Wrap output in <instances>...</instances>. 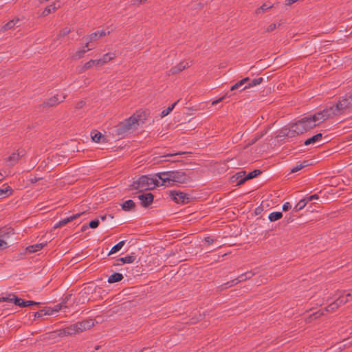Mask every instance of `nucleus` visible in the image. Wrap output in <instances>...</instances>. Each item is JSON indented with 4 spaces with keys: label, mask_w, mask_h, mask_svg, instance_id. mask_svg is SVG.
<instances>
[{
    "label": "nucleus",
    "mask_w": 352,
    "mask_h": 352,
    "mask_svg": "<svg viewBox=\"0 0 352 352\" xmlns=\"http://www.w3.org/2000/svg\"><path fill=\"white\" fill-rule=\"evenodd\" d=\"M345 294H346V296H348V297H349V298H352V290H351V292H348V293H346V292H345Z\"/></svg>",
    "instance_id": "obj_61"
},
{
    "label": "nucleus",
    "mask_w": 352,
    "mask_h": 352,
    "mask_svg": "<svg viewBox=\"0 0 352 352\" xmlns=\"http://www.w3.org/2000/svg\"><path fill=\"white\" fill-rule=\"evenodd\" d=\"M23 151H19L18 153H14L10 156L8 157L7 160V164L8 166L14 165L16 162L19 160L21 156H23Z\"/></svg>",
    "instance_id": "obj_13"
},
{
    "label": "nucleus",
    "mask_w": 352,
    "mask_h": 352,
    "mask_svg": "<svg viewBox=\"0 0 352 352\" xmlns=\"http://www.w3.org/2000/svg\"><path fill=\"white\" fill-rule=\"evenodd\" d=\"M94 65H98V64H97V60H91L89 61H88L87 63H86L84 66H83V69H89L91 68V67H93Z\"/></svg>",
    "instance_id": "obj_36"
},
{
    "label": "nucleus",
    "mask_w": 352,
    "mask_h": 352,
    "mask_svg": "<svg viewBox=\"0 0 352 352\" xmlns=\"http://www.w3.org/2000/svg\"><path fill=\"white\" fill-rule=\"evenodd\" d=\"M15 300L14 305H18L21 307H28V300H24L21 298H14Z\"/></svg>",
    "instance_id": "obj_33"
},
{
    "label": "nucleus",
    "mask_w": 352,
    "mask_h": 352,
    "mask_svg": "<svg viewBox=\"0 0 352 352\" xmlns=\"http://www.w3.org/2000/svg\"><path fill=\"white\" fill-rule=\"evenodd\" d=\"M227 96V94H226L224 96H223L222 98H219L218 100H214L212 102V105H215L217 104V103L220 102L221 101H222Z\"/></svg>",
    "instance_id": "obj_50"
},
{
    "label": "nucleus",
    "mask_w": 352,
    "mask_h": 352,
    "mask_svg": "<svg viewBox=\"0 0 352 352\" xmlns=\"http://www.w3.org/2000/svg\"><path fill=\"white\" fill-rule=\"evenodd\" d=\"M338 348H339V349H342L344 348V347H343V344H342V345H341V344H340V346H339V347H338Z\"/></svg>",
    "instance_id": "obj_63"
},
{
    "label": "nucleus",
    "mask_w": 352,
    "mask_h": 352,
    "mask_svg": "<svg viewBox=\"0 0 352 352\" xmlns=\"http://www.w3.org/2000/svg\"><path fill=\"white\" fill-rule=\"evenodd\" d=\"M45 310L43 309L41 310H39L38 311H36L35 314H34V318H41L43 316H45L46 314H44V311Z\"/></svg>",
    "instance_id": "obj_45"
},
{
    "label": "nucleus",
    "mask_w": 352,
    "mask_h": 352,
    "mask_svg": "<svg viewBox=\"0 0 352 352\" xmlns=\"http://www.w3.org/2000/svg\"><path fill=\"white\" fill-rule=\"evenodd\" d=\"M95 324L93 319H87L81 322L74 323L77 333L89 329Z\"/></svg>",
    "instance_id": "obj_7"
},
{
    "label": "nucleus",
    "mask_w": 352,
    "mask_h": 352,
    "mask_svg": "<svg viewBox=\"0 0 352 352\" xmlns=\"http://www.w3.org/2000/svg\"><path fill=\"white\" fill-rule=\"evenodd\" d=\"M72 295V294H67L65 297L63 298V302L61 303L55 305V307H53L54 312H58L62 309V307H64L63 305L70 300ZM65 307H66V306H65Z\"/></svg>",
    "instance_id": "obj_18"
},
{
    "label": "nucleus",
    "mask_w": 352,
    "mask_h": 352,
    "mask_svg": "<svg viewBox=\"0 0 352 352\" xmlns=\"http://www.w3.org/2000/svg\"><path fill=\"white\" fill-rule=\"evenodd\" d=\"M275 28H276V24H271L267 27V31L271 32V31H273Z\"/></svg>",
    "instance_id": "obj_52"
},
{
    "label": "nucleus",
    "mask_w": 352,
    "mask_h": 352,
    "mask_svg": "<svg viewBox=\"0 0 352 352\" xmlns=\"http://www.w3.org/2000/svg\"><path fill=\"white\" fill-rule=\"evenodd\" d=\"M170 196L177 204H184L188 202L189 200V195L181 191H170Z\"/></svg>",
    "instance_id": "obj_6"
},
{
    "label": "nucleus",
    "mask_w": 352,
    "mask_h": 352,
    "mask_svg": "<svg viewBox=\"0 0 352 352\" xmlns=\"http://www.w3.org/2000/svg\"><path fill=\"white\" fill-rule=\"evenodd\" d=\"M184 153H168V154H166L164 155V156H176V155H182Z\"/></svg>",
    "instance_id": "obj_54"
},
{
    "label": "nucleus",
    "mask_w": 352,
    "mask_h": 352,
    "mask_svg": "<svg viewBox=\"0 0 352 352\" xmlns=\"http://www.w3.org/2000/svg\"><path fill=\"white\" fill-rule=\"evenodd\" d=\"M340 298H342V300L343 301V303L345 304L346 302H347L348 301L350 300V299L349 298L348 296H346V294H345V292H344L343 294H342L341 296H340Z\"/></svg>",
    "instance_id": "obj_46"
},
{
    "label": "nucleus",
    "mask_w": 352,
    "mask_h": 352,
    "mask_svg": "<svg viewBox=\"0 0 352 352\" xmlns=\"http://www.w3.org/2000/svg\"><path fill=\"white\" fill-rule=\"evenodd\" d=\"M333 302L336 304V305H338V307H339L342 305H344L343 301L342 300V298H340V296H339Z\"/></svg>",
    "instance_id": "obj_48"
},
{
    "label": "nucleus",
    "mask_w": 352,
    "mask_h": 352,
    "mask_svg": "<svg viewBox=\"0 0 352 352\" xmlns=\"http://www.w3.org/2000/svg\"><path fill=\"white\" fill-rule=\"evenodd\" d=\"M80 216V213H77V214H76L74 215H72V216H71L69 217L72 218V220H74V219H76V218H78Z\"/></svg>",
    "instance_id": "obj_57"
},
{
    "label": "nucleus",
    "mask_w": 352,
    "mask_h": 352,
    "mask_svg": "<svg viewBox=\"0 0 352 352\" xmlns=\"http://www.w3.org/2000/svg\"><path fill=\"white\" fill-rule=\"evenodd\" d=\"M283 214L280 212H273L269 214V219L270 221H275L280 219Z\"/></svg>",
    "instance_id": "obj_32"
},
{
    "label": "nucleus",
    "mask_w": 352,
    "mask_h": 352,
    "mask_svg": "<svg viewBox=\"0 0 352 352\" xmlns=\"http://www.w3.org/2000/svg\"><path fill=\"white\" fill-rule=\"evenodd\" d=\"M123 278L122 274L120 273H114L109 276L108 278V283L111 284L113 283L118 282L121 280Z\"/></svg>",
    "instance_id": "obj_19"
},
{
    "label": "nucleus",
    "mask_w": 352,
    "mask_h": 352,
    "mask_svg": "<svg viewBox=\"0 0 352 352\" xmlns=\"http://www.w3.org/2000/svg\"><path fill=\"white\" fill-rule=\"evenodd\" d=\"M318 199V196L317 195H311V196L309 197H308L307 199H307V200L308 201V202H309V201H312V200Z\"/></svg>",
    "instance_id": "obj_51"
},
{
    "label": "nucleus",
    "mask_w": 352,
    "mask_h": 352,
    "mask_svg": "<svg viewBox=\"0 0 352 352\" xmlns=\"http://www.w3.org/2000/svg\"><path fill=\"white\" fill-rule=\"evenodd\" d=\"M86 228H87V226H83L82 228V230H85Z\"/></svg>",
    "instance_id": "obj_64"
},
{
    "label": "nucleus",
    "mask_w": 352,
    "mask_h": 352,
    "mask_svg": "<svg viewBox=\"0 0 352 352\" xmlns=\"http://www.w3.org/2000/svg\"><path fill=\"white\" fill-rule=\"evenodd\" d=\"M0 251L8 248L7 240L9 238L8 232L0 230Z\"/></svg>",
    "instance_id": "obj_10"
},
{
    "label": "nucleus",
    "mask_w": 352,
    "mask_h": 352,
    "mask_svg": "<svg viewBox=\"0 0 352 352\" xmlns=\"http://www.w3.org/2000/svg\"><path fill=\"white\" fill-rule=\"evenodd\" d=\"M241 80L243 82V84H245V83H247L248 82L250 81V78L246 77V78H243Z\"/></svg>",
    "instance_id": "obj_58"
},
{
    "label": "nucleus",
    "mask_w": 352,
    "mask_h": 352,
    "mask_svg": "<svg viewBox=\"0 0 352 352\" xmlns=\"http://www.w3.org/2000/svg\"><path fill=\"white\" fill-rule=\"evenodd\" d=\"M72 221V218H70V217L65 218V219L60 221L57 224H56L54 226V228H57L63 226Z\"/></svg>",
    "instance_id": "obj_35"
},
{
    "label": "nucleus",
    "mask_w": 352,
    "mask_h": 352,
    "mask_svg": "<svg viewBox=\"0 0 352 352\" xmlns=\"http://www.w3.org/2000/svg\"><path fill=\"white\" fill-rule=\"evenodd\" d=\"M138 198L143 206H147L152 203L153 195L151 192L143 193L138 195Z\"/></svg>",
    "instance_id": "obj_9"
},
{
    "label": "nucleus",
    "mask_w": 352,
    "mask_h": 352,
    "mask_svg": "<svg viewBox=\"0 0 352 352\" xmlns=\"http://www.w3.org/2000/svg\"><path fill=\"white\" fill-rule=\"evenodd\" d=\"M159 177L162 181V186L165 187L186 184L192 180L190 175L182 170L159 173Z\"/></svg>",
    "instance_id": "obj_2"
},
{
    "label": "nucleus",
    "mask_w": 352,
    "mask_h": 352,
    "mask_svg": "<svg viewBox=\"0 0 352 352\" xmlns=\"http://www.w3.org/2000/svg\"><path fill=\"white\" fill-rule=\"evenodd\" d=\"M244 84L243 83V82L241 80H240L238 82H236V84H234L233 86H232L230 88V90L234 91L235 89H237L238 88L241 87Z\"/></svg>",
    "instance_id": "obj_43"
},
{
    "label": "nucleus",
    "mask_w": 352,
    "mask_h": 352,
    "mask_svg": "<svg viewBox=\"0 0 352 352\" xmlns=\"http://www.w3.org/2000/svg\"><path fill=\"white\" fill-rule=\"evenodd\" d=\"M43 309L45 310L44 314L53 315L55 314L53 307H46Z\"/></svg>",
    "instance_id": "obj_41"
},
{
    "label": "nucleus",
    "mask_w": 352,
    "mask_h": 352,
    "mask_svg": "<svg viewBox=\"0 0 352 352\" xmlns=\"http://www.w3.org/2000/svg\"><path fill=\"white\" fill-rule=\"evenodd\" d=\"M44 245H45L44 243H38V244L30 245L26 248V250L30 253H34V252H38V250H41Z\"/></svg>",
    "instance_id": "obj_22"
},
{
    "label": "nucleus",
    "mask_w": 352,
    "mask_h": 352,
    "mask_svg": "<svg viewBox=\"0 0 352 352\" xmlns=\"http://www.w3.org/2000/svg\"><path fill=\"white\" fill-rule=\"evenodd\" d=\"M12 194V189L11 187L6 186L0 188V199H5L11 196Z\"/></svg>",
    "instance_id": "obj_14"
},
{
    "label": "nucleus",
    "mask_w": 352,
    "mask_h": 352,
    "mask_svg": "<svg viewBox=\"0 0 352 352\" xmlns=\"http://www.w3.org/2000/svg\"><path fill=\"white\" fill-rule=\"evenodd\" d=\"M70 29L69 28H64L61 32H60V36H65L67 35V34H69L70 32Z\"/></svg>",
    "instance_id": "obj_47"
},
{
    "label": "nucleus",
    "mask_w": 352,
    "mask_h": 352,
    "mask_svg": "<svg viewBox=\"0 0 352 352\" xmlns=\"http://www.w3.org/2000/svg\"><path fill=\"white\" fill-rule=\"evenodd\" d=\"M291 208V205L289 202H285L283 205V211H287L288 210H289Z\"/></svg>",
    "instance_id": "obj_49"
},
{
    "label": "nucleus",
    "mask_w": 352,
    "mask_h": 352,
    "mask_svg": "<svg viewBox=\"0 0 352 352\" xmlns=\"http://www.w3.org/2000/svg\"><path fill=\"white\" fill-rule=\"evenodd\" d=\"M298 1V0H287L286 4L290 6L292 3L297 2Z\"/></svg>",
    "instance_id": "obj_56"
},
{
    "label": "nucleus",
    "mask_w": 352,
    "mask_h": 352,
    "mask_svg": "<svg viewBox=\"0 0 352 352\" xmlns=\"http://www.w3.org/2000/svg\"><path fill=\"white\" fill-rule=\"evenodd\" d=\"M308 203V201L306 199H301L298 201V203L296 205V206L294 208V210L295 212H298L299 210L303 209L307 204Z\"/></svg>",
    "instance_id": "obj_30"
},
{
    "label": "nucleus",
    "mask_w": 352,
    "mask_h": 352,
    "mask_svg": "<svg viewBox=\"0 0 352 352\" xmlns=\"http://www.w3.org/2000/svg\"><path fill=\"white\" fill-rule=\"evenodd\" d=\"M66 95L63 93L58 94L49 99V100L47 102V105L48 106H54L57 104L58 103L63 101V100L65 98Z\"/></svg>",
    "instance_id": "obj_11"
},
{
    "label": "nucleus",
    "mask_w": 352,
    "mask_h": 352,
    "mask_svg": "<svg viewBox=\"0 0 352 352\" xmlns=\"http://www.w3.org/2000/svg\"><path fill=\"white\" fill-rule=\"evenodd\" d=\"M135 256L134 255H129L125 257L120 258L118 261H120L122 263H132L135 261Z\"/></svg>",
    "instance_id": "obj_31"
},
{
    "label": "nucleus",
    "mask_w": 352,
    "mask_h": 352,
    "mask_svg": "<svg viewBox=\"0 0 352 352\" xmlns=\"http://www.w3.org/2000/svg\"><path fill=\"white\" fill-rule=\"evenodd\" d=\"M91 139L94 142L100 143L104 141L105 138L100 132L91 133Z\"/></svg>",
    "instance_id": "obj_21"
},
{
    "label": "nucleus",
    "mask_w": 352,
    "mask_h": 352,
    "mask_svg": "<svg viewBox=\"0 0 352 352\" xmlns=\"http://www.w3.org/2000/svg\"><path fill=\"white\" fill-rule=\"evenodd\" d=\"M125 242L124 241H121L116 245H115L110 250L109 255L116 254L117 252L120 250L124 246Z\"/></svg>",
    "instance_id": "obj_27"
},
{
    "label": "nucleus",
    "mask_w": 352,
    "mask_h": 352,
    "mask_svg": "<svg viewBox=\"0 0 352 352\" xmlns=\"http://www.w3.org/2000/svg\"><path fill=\"white\" fill-rule=\"evenodd\" d=\"M177 103V102H175V103L171 104L170 107H168L167 109L163 110L161 113V116L163 118V117L168 116L173 110V109L175 108Z\"/></svg>",
    "instance_id": "obj_34"
},
{
    "label": "nucleus",
    "mask_w": 352,
    "mask_h": 352,
    "mask_svg": "<svg viewBox=\"0 0 352 352\" xmlns=\"http://www.w3.org/2000/svg\"><path fill=\"white\" fill-rule=\"evenodd\" d=\"M77 333L74 324H72L63 329L60 330L59 335H63L65 336H72Z\"/></svg>",
    "instance_id": "obj_12"
},
{
    "label": "nucleus",
    "mask_w": 352,
    "mask_h": 352,
    "mask_svg": "<svg viewBox=\"0 0 352 352\" xmlns=\"http://www.w3.org/2000/svg\"><path fill=\"white\" fill-rule=\"evenodd\" d=\"M159 177V173H157L154 175H142L135 178L131 186V189L142 191L162 186V181Z\"/></svg>",
    "instance_id": "obj_3"
},
{
    "label": "nucleus",
    "mask_w": 352,
    "mask_h": 352,
    "mask_svg": "<svg viewBox=\"0 0 352 352\" xmlns=\"http://www.w3.org/2000/svg\"><path fill=\"white\" fill-rule=\"evenodd\" d=\"M245 172L241 171V172H239L236 174H235L233 176V178H235L236 180H237V183H238L241 179H243L245 177Z\"/></svg>",
    "instance_id": "obj_37"
},
{
    "label": "nucleus",
    "mask_w": 352,
    "mask_h": 352,
    "mask_svg": "<svg viewBox=\"0 0 352 352\" xmlns=\"http://www.w3.org/2000/svg\"><path fill=\"white\" fill-rule=\"evenodd\" d=\"M18 296H16L14 294H9L6 296H2L0 297V302H13L14 304L15 300L14 298H17Z\"/></svg>",
    "instance_id": "obj_24"
},
{
    "label": "nucleus",
    "mask_w": 352,
    "mask_h": 352,
    "mask_svg": "<svg viewBox=\"0 0 352 352\" xmlns=\"http://www.w3.org/2000/svg\"><path fill=\"white\" fill-rule=\"evenodd\" d=\"M60 6H56V3H53L50 5V6L47 7L43 12H42V16H45L48 15L50 13H51L52 11H54L56 10Z\"/></svg>",
    "instance_id": "obj_29"
},
{
    "label": "nucleus",
    "mask_w": 352,
    "mask_h": 352,
    "mask_svg": "<svg viewBox=\"0 0 352 352\" xmlns=\"http://www.w3.org/2000/svg\"><path fill=\"white\" fill-rule=\"evenodd\" d=\"M251 87H253V86L251 85V82H250L247 85H245L243 89H249Z\"/></svg>",
    "instance_id": "obj_60"
},
{
    "label": "nucleus",
    "mask_w": 352,
    "mask_h": 352,
    "mask_svg": "<svg viewBox=\"0 0 352 352\" xmlns=\"http://www.w3.org/2000/svg\"><path fill=\"white\" fill-rule=\"evenodd\" d=\"M338 305L333 302L323 309H320L318 311L310 315L307 319L308 322H311L312 319L319 318L321 316L324 314V312H333L338 309Z\"/></svg>",
    "instance_id": "obj_5"
},
{
    "label": "nucleus",
    "mask_w": 352,
    "mask_h": 352,
    "mask_svg": "<svg viewBox=\"0 0 352 352\" xmlns=\"http://www.w3.org/2000/svg\"><path fill=\"white\" fill-rule=\"evenodd\" d=\"M20 22H21V21L19 20V19H13V20L9 21L8 23H7L3 26V29L4 30H9V29L14 28L15 26L18 27V26H19L21 25Z\"/></svg>",
    "instance_id": "obj_20"
},
{
    "label": "nucleus",
    "mask_w": 352,
    "mask_h": 352,
    "mask_svg": "<svg viewBox=\"0 0 352 352\" xmlns=\"http://www.w3.org/2000/svg\"><path fill=\"white\" fill-rule=\"evenodd\" d=\"M272 7V5H267V4H263L261 7H260L258 10H257V12L258 13H260L261 12H265L266 10H267L268 9L271 8Z\"/></svg>",
    "instance_id": "obj_39"
},
{
    "label": "nucleus",
    "mask_w": 352,
    "mask_h": 352,
    "mask_svg": "<svg viewBox=\"0 0 352 352\" xmlns=\"http://www.w3.org/2000/svg\"><path fill=\"white\" fill-rule=\"evenodd\" d=\"M188 66H189L188 63L182 62V63H180L175 67L171 69V72H172V73L175 74V73L182 72V70H184L185 68L188 67Z\"/></svg>",
    "instance_id": "obj_25"
},
{
    "label": "nucleus",
    "mask_w": 352,
    "mask_h": 352,
    "mask_svg": "<svg viewBox=\"0 0 352 352\" xmlns=\"http://www.w3.org/2000/svg\"><path fill=\"white\" fill-rule=\"evenodd\" d=\"M342 343H343V347H348L351 345L352 340H351V338H347L344 340Z\"/></svg>",
    "instance_id": "obj_44"
},
{
    "label": "nucleus",
    "mask_w": 352,
    "mask_h": 352,
    "mask_svg": "<svg viewBox=\"0 0 352 352\" xmlns=\"http://www.w3.org/2000/svg\"><path fill=\"white\" fill-rule=\"evenodd\" d=\"M352 104V98H344L340 100L336 104L326 107L322 111L316 112L313 115L305 116L289 129H283L278 137L293 138L301 135L307 131L318 126L325 120L341 114L344 110Z\"/></svg>",
    "instance_id": "obj_1"
},
{
    "label": "nucleus",
    "mask_w": 352,
    "mask_h": 352,
    "mask_svg": "<svg viewBox=\"0 0 352 352\" xmlns=\"http://www.w3.org/2000/svg\"><path fill=\"white\" fill-rule=\"evenodd\" d=\"M39 304H40L39 302H35L33 300H28V307L31 306V305H37Z\"/></svg>",
    "instance_id": "obj_53"
},
{
    "label": "nucleus",
    "mask_w": 352,
    "mask_h": 352,
    "mask_svg": "<svg viewBox=\"0 0 352 352\" xmlns=\"http://www.w3.org/2000/svg\"><path fill=\"white\" fill-rule=\"evenodd\" d=\"M115 56L116 55L114 54H106L102 58L97 60V64H98V65H102L113 59Z\"/></svg>",
    "instance_id": "obj_17"
},
{
    "label": "nucleus",
    "mask_w": 352,
    "mask_h": 352,
    "mask_svg": "<svg viewBox=\"0 0 352 352\" xmlns=\"http://www.w3.org/2000/svg\"><path fill=\"white\" fill-rule=\"evenodd\" d=\"M261 173V171L259 170H254L250 173H248L244 178L241 179L239 182L238 185H241L243 184L245 181L253 179L256 177L257 175H258Z\"/></svg>",
    "instance_id": "obj_15"
},
{
    "label": "nucleus",
    "mask_w": 352,
    "mask_h": 352,
    "mask_svg": "<svg viewBox=\"0 0 352 352\" xmlns=\"http://www.w3.org/2000/svg\"><path fill=\"white\" fill-rule=\"evenodd\" d=\"M322 137V133H318V134L314 135L313 137L308 138L305 142V145L308 146L310 144H314L317 142H319L321 141Z\"/></svg>",
    "instance_id": "obj_16"
},
{
    "label": "nucleus",
    "mask_w": 352,
    "mask_h": 352,
    "mask_svg": "<svg viewBox=\"0 0 352 352\" xmlns=\"http://www.w3.org/2000/svg\"><path fill=\"white\" fill-rule=\"evenodd\" d=\"M247 278V275H241L238 278L232 280V285H237Z\"/></svg>",
    "instance_id": "obj_40"
},
{
    "label": "nucleus",
    "mask_w": 352,
    "mask_h": 352,
    "mask_svg": "<svg viewBox=\"0 0 352 352\" xmlns=\"http://www.w3.org/2000/svg\"><path fill=\"white\" fill-rule=\"evenodd\" d=\"M309 165V161H304L302 162H298L295 166H294L291 169V173H296Z\"/></svg>",
    "instance_id": "obj_23"
},
{
    "label": "nucleus",
    "mask_w": 352,
    "mask_h": 352,
    "mask_svg": "<svg viewBox=\"0 0 352 352\" xmlns=\"http://www.w3.org/2000/svg\"><path fill=\"white\" fill-rule=\"evenodd\" d=\"M142 122L141 115H133L116 126V132L118 135H124L131 130L135 129Z\"/></svg>",
    "instance_id": "obj_4"
},
{
    "label": "nucleus",
    "mask_w": 352,
    "mask_h": 352,
    "mask_svg": "<svg viewBox=\"0 0 352 352\" xmlns=\"http://www.w3.org/2000/svg\"><path fill=\"white\" fill-rule=\"evenodd\" d=\"M100 348V346L99 345H97L96 347H95V350H99V349Z\"/></svg>",
    "instance_id": "obj_62"
},
{
    "label": "nucleus",
    "mask_w": 352,
    "mask_h": 352,
    "mask_svg": "<svg viewBox=\"0 0 352 352\" xmlns=\"http://www.w3.org/2000/svg\"><path fill=\"white\" fill-rule=\"evenodd\" d=\"M263 81V78H262V77L253 79L251 81V85H252L253 87H255V86L258 85L259 84H261Z\"/></svg>",
    "instance_id": "obj_38"
},
{
    "label": "nucleus",
    "mask_w": 352,
    "mask_h": 352,
    "mask_svg": "<svg viewBox=\"0 0 352 352\" xmlns=\"http://www.w3.org/2000/svg\"><path fill=\"white\" fill-rule=\"evenodd\" d=\"M91 47L90 48H87V50L85 49L87 47L86 45L81 50H78L74 54V58H76V59H78V58H80L82 56V55L87 52V51H89V50H91V49L94 48V47L91 45H90Z\"/></svg>",
    "instance_id": "obj_28"
},
{
    "label": "nucleus",
    "mask_w": 352,
    "mask_h": 352,
    "mask_svg": "<svg viewBox=\"0 0 352 352\" xmlns=\"http://www.w3.org/2000/svg\"><path fill=\"white\" fill-rule=\"evenodd\" d=\"M204 240H205L206 243H208V244H210L213 241V240L210 237H206Z\"/></svg>",
    "instance_id": "obj_55"
},
{
    "label": "nucleus",
    "mask_w": 352,
    "mask_h": 352,
    "mask_svg": "<svg viewBox=\"0 0 352 352\" xmlns=\"http://www.w3.org/2000/svg\"><path fill=\"white\" fill-rule=\"evenodd\" d=\"M84 104H85L84 102L81 101V102L78 103L77 107L78 108H82L84 106Z\"/></svg>",
    "instance_id": "obj_59"
},
{
    "label": "nucleus",
    "mask_w": 352,
    "mask_h": 352,
    "mask_svg": "<svg viewBox=\"0 0 352 352\" xmlns=\"http://www.w3.org/2000/svg\"><path fill=\"white\" fill-rule=\"evenodd\" d=\"M99 220L98 219H95V220H93L91 221L89 224V226L91 228H96L98 225H99Z\"/></svg>",
    "instance_id": "obj_42"
},
{
    "label": "nucleus",
    "mask_w": 352,
    "mask_h": 352,
    "mask_svg": "<svg viewBox=\"0 0 352 352\" xmlns=\"http://www.w3.org/2000/svg\"><path fill=\"white\" fill-rule=\"evenodd\" d=\"M135 207V203L132 200L125 201L122 204V208L125 211H129Z\"/></svg>",
    "instance_id": "obj_26"
},
{
    "label": "nucleus",
    "mask_w": 352,
    "mask_h": 352,
    "mask_svg": "<svg viewBox=\"0 0 352 352\" xmlns=\"http://www.w3.org/2000/svg\"><path fill=\"white\" fill-rule=\"evenodd\" d=\"M109 34V30L107 31L105 30H103L90 34L88 37L85 38V41H87L86 47H89V43H92L93 41H95L96 40Z\"/></svg>",
    "instance_id": "obj_8"
}]
</instances>
